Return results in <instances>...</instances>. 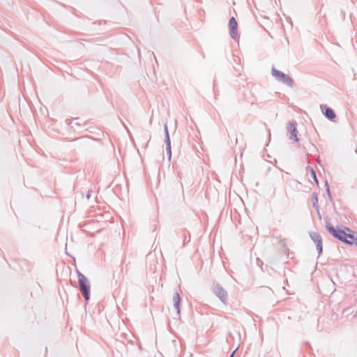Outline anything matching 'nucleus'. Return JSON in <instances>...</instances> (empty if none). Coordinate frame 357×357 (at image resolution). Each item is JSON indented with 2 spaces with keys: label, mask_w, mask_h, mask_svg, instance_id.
<instances>
[{
  "label": "nucleus",
  "mask_w": 357,
  "mask_h": 357,
  "mask_svg": "<svg viewBox=\"0 0 357 357\" xmlns=\"http://www.w3.org/2000/svg\"><path fill=\"white\" fill-rule=\"evenodd\" d=\"M79 289L86 301L90 299L91 286L88 279L80 272L77 273Z\"/></svg>",
  "instance_id": "nucleus-1"
},
{
  "label": "nucleus",
  "mask_w": 357,
  "mask_h": 357,
  "mask_svg": "<svg viewBox=\"0 0 357 357\" xmlns=\"http://www.w3.org/2000/svg\"><path fill=\"white\" fill-rule=\"evenodd\" d=\"M326 230L328 233L332 235L336 239L343 242L344 239H345V231H347L344 228L342 229L339 227L336 228L333 227V225L331 223L330 220H326Z\"/></svg>",
  "instance_id": "nucleus-2"
},
{
  "label": "nucleus",
  "mask_w": 357,
  "mask_h": 357,
  "mask_svg": "<svg viewBox=\"0 0 357 357\" xmlns=\"http://www.w3.org/2000/svg\"><path fill=\"white\" fill-rule=\"evenodd\" d=\"M271 74L278 82H280L289 87L293 86V79L283 72L278 70L273 67L271 70Z\"/></svg>",
  "instance_id": "nucleus-3"
},
{
  "label": "nucleus",
  "mask_w": 357,
  "mask_h": 357,
  "mask_svg": "<svg viewBox=\"0 0 357 357\" xmlns=\"http://www.w3.org/2000/svg\"><path fill=\"white\" fill-rule=\"evenodd\" d=\"M212 291L213 294L219 298V299L225 304L227 301V291L223 289V287L221 286L219 283H213Z\"/></svg>",
  "instance_id": "nucleus-4"
},
{
  "label": "nucleus",
  "mask_w": 357,
  "mask_h": 357,
  "mask_svg": "<svg viewBox=\"0 0 357 357\" xmlns=\"http://www.w3.org/2000/svg\"><path fill=\"white\" fill-rule=\"evenodd\" d=\"M229 34L234 43H239L238 32V23L234 17H231L229 21Z\"/></svg>",
  "instance_id": "nucleus-5"
},
{
  "label": "nucleus",
  "mask_w": 357,
  "mask_h": 357,
  "mask_svg": "<svg viewBox=\"0 0 357 357\" xmlns=\"http://www.w3.org/2000/svg\"><path fill=\"white\" fill-rule=\"evenodd\" d=\"M287 130L289 134V139L298 142L299 139L297 136L296 122L291 121L288 122Z\"/></svg>",
  "instance_id": "nucleus-6"
},
{
  "label": "nucleus",
  "mask_w": 357,
  "mask_h": 357,
  "mask_svg": "<svg viewBox=\"0 0 357 357\" xmlns=\"http://www.w3.org/2000/svg\"><path fill=\"white\" fill-rule=\"evenodd\" d=\"M310 236L312 241L316 244L318 254L320 255L323 251L322 238L320 234L318 232L312 231L310 233Z\"/></svg>",
  "instance_id": "nucleus-7"
},
{
  "label": "nucleus",
  "mask_w": 357,
  "mask_h": 357,
  "mask_svg": "<svg viewBox=\"0 0 357 357\" xmlns=\"http://www.w3.org/2000/svg\"><path fill=\"white\" fill-rule=\"evenodd\" d=\"M344 229L349 231V233L345 231V239H344L343 243L347 245H354V243L356 241V238H357V234L354 231L347 227H344Z\"/></svg>",
  "instance_id": "nucleus-8"
},
{
  "label": "nucleus",
  "mask_w": 357,
  "mask_h": 357,
  "mask_svg": "<svg viewBox=\"0 0 357 357\" xmlns=\"http://www.w3.org/2000/svg\"><path fill=\"white\" fill-rule=\"evenodd\" d=\"M321 109L324 114V116L331 121L335 122L337 118V116L333 109L327 107L326 105H321Z\"/></svg>",
  "instance_id": "nucleus-9"
},
{
  "label": "nucleus",
  "mask_w": 357,
  "mask_h": 357,
  "mask_svg": "<svg viewBox=\"0 0 357 357\" xmlns=\"http://www.w3.org/2000/svg\"><path fill=\"white\" fill-rule=\"evenodd\" d=\"M181 296L179 293L176 292L174 294L172 297V301L174 303V306L175 309L176 310V314L178 317H180L181 314V308H180V304H181Z\"/></svg>",
  "instance_id": "nucleus-10"
},
{
  "label": "nucleus",
  "mask_w": 357,
  "mask_h": 357,
  "mask_svg": "<svg viewBox=\"0 0 357 357\" xmlns=\"http://www.w3.org/2000/svg\"><path fill=\"white\" fill-rule=\"evenodd\" d=\"M312 206L316 209V211H318L319 204H318V197L316 193L312 194Z\"/></svg>",
  "instance_id": "nucleus-11"
},
{
  "label": "nucleus",
  "mask_w": 357,
  "mask_h": 357,
  "mask_svg": "<svg viewBox=\"0 0 357 357\" xmlns=\"http://www.w3.org/2000/svg\"><path fill=\"white\" fill-rule=\"evenodd\" d=\"M307 169H310V176L312 178L314 181L318 185L319 184V181H318V179L317 178V175H316L315 171L312 167H307Z\"/></svg>",
  "instance_id": "nucleus-12"
},
{
  "label": "nucleus",
  "mask_w": 357,
  "mask_h": 357,
  "mask_svg": "<svg viewBox=\"0 0 357 357\" xmlns=\"http://www.w3.org/2000/svg\"><path fill=\"white\" fill-rule=\"evenodd\" d=\"M325 186L326 188V192H327V195L329 198V199L331 201L332 200V195H331V191H330V188H329V185H328V183L327 181H325Z\"/></svg>",
  "instance_id": "nucleus-13"
},
{
  "label": "nucleus",
  "mask_w": 357,
  "mask_h": 357,
  "mask_svg": "<svg viewBox=\"0 0 357 357\" xmlns=\"http://www.w3.org/2000/svg\"><path fill=\"white\" fill-rule=\"evenodd\" d=\"M166 151H167V154L168 155V158H169V160H170L171 157H172L171 145L166 146Z\"/></svg>",
  "instance_id": "nucleus-14"
},
{
  "label": "nucleus",
  "mask_w": 357,
  "mask_h": 357,
  "mask_svg": "<svg viewBox=\"0 0 357 357\" xmlns=\"http://www.w3.org/2000/svg\"><path fill=\"white\" fill-rule=\"evenodd\" d=\"M165 142L166 146L171 145L169 135H167V137H165Z\"/></svg>",
  "instance_id": "nucleus-15"
},
{
  "label": "nucleus",
  "mask_w": 357,
  "mask_h": 357,
  "mask_svg": "<svg viewBox=\"0 0 357 357\" xmlns=\"http://www.w3.org/2000/svg\"><path fill=\"white\" fill-rule=\"evenodd\" d=\"M164 130H165V137H167V135H169V131H168V127H167V124L165 125Z\"/></svg>",
  "instance_id": "nucleus-16"
},
{
  "label": "nucleus",
  "mask_w": 357,
  "mask_h": 357,
  "mask_svg": "<svg viewBox=\"0 0 357 357\" xmlns=\"http://www.w3.org/2000/svg\"><path fill=\"white\" fill-rule=\"evenodd\" d=\"M317 216L319 217V219L321 218V213L319 212V208H318V211H317Z\"/></svg>",
  "instance_id": "nucleus-17"
},
{
  "label": "nucleus",
  "mask_w": 357,
  "mask_h": 357,
  "mask_svg": "<svg viewBox=\"0 0 357 357\" xmlns=\"http://www.w3.org/2000/svg\"><path fill=\"white\" fill-rule=\"evenodd\" d=\"M236 350H234V351L231 354V355L229 356V357H234V354H235V353H236Z\"/></svg>",
  "instance_id": "nucleus-18"
},
{
  "label": "nucleus",
  "mask_w": 357,
  "mask_h": 357,
  "mask_svg": "<svg viewBox=\"0 0 357 357\" xmlns=\"http://www.w3.org/2000/svg\"><path fill=\"white\" fill-rule=\"evenodd\" d=\"M90 192H90V191H89V192H88V194H87V195H86V198H87L88 199H89L90 198V197H91V194H90Z\"/></svg>",
  "instance_id": "nucleus-19"
},
{
  "label": "nucleus",
  "mask_w": 357,
  "mask_h": 357,
  "mask_svg": "<svg viewBox=\"0 0 357 357\" xmlns=\"http://www.w3.org/2000/svg\"><path fill=\"white\" fill-rule=\"evenodd\" d=\"M354 245L357 247V237L356 238V241H354Z\"/></svg>",
  "instance_id": "nucleus-20"
},
{
  "label": "nucleus",
  "mask_w": 357,
  "mask_h": 357,
  "mask_svg": "<svg viewBox=\"0 0 357 357\" xmlns=\"http://www.w3.org/2000/svg\"><path fill=\"white\" fill-rule=\"evenodd\" d=\"M186 240H188V241H190V239H188V238L186 236H185L184 241H185Z\"/></svg>",
  "instance_id": "nucleus-21"
},
{
  "label": "nucleus",
  "mask_w": 357,
  "mask_h": 357,
  "mask_svg": "<svg viewBox=\"0 0 357 357\" xmlns=\"http://www.w3.org/2000/svg\"><path fill=\"white\" fill-rule=\"evenodd\" d=\"M186 240H188V241H190V239H188V238L186 236H185L184 241H185Z\"/></svg>",
  "instance_id": "nucleus-22"
},
{
  "label": "nucleus",
  "mask_w": 357,
  "mask_h": 357,
  "mask_svg": "<svg viewBox=\"0 0 357 357\" xmlns=\"http://www.w3.org/2000/svg\"><path fill=\"white\" fill-rule=\"evenodd\" d=\"M186 240H188V241H190V239H188V238L186 236H185L184 241H185Z\"/></svg>",
  "instance_id": "nucleus-23"
},
{
  "label": "nucleus",
  "mask_w": 357,
  "mask_h": 357,
  "mask_svg": "<svg viewBox=\"0 0 357 357\" xmlns=\"http://www.w3.org/2000/svg\"><path fill=\"white\" fill-rule=\"evenodd\" d=\"M354 317H357V311L356 312V314L354 315Z\"/></svg>",
  "instance_id": "nucleus-24"
}]
</instances>
